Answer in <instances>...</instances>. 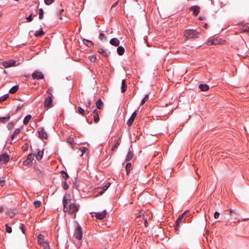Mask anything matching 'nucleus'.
<instances>
[{"mask_svg": "<svg viewBox=\"0 0 249 249\" xmlns=\"http://www.w3.org/2000/svg\"><path fill=\"white\" fill-rule=\"evenodd\" d=\"M71 200L70 195H65L63 197V211L65 213H68L70 214L73 215V218H75L76 213L79 209V205L76 203H71L69 207H67Z\"/></svg>", "mask_w": 249, "mask_h": 249, "instance_id": "1", "label": "nucleus"}, {"mask_svg": "<svg viewBox=\"0 0 249 249\" xmlns=\"http://www.w3.org/2000/svg\"><path fill=\"white\" fill-rule=\"evenodd\" d=\"M199 33L196 30L188 29L185 30L184 36L187 39H195L198 38Z\"/></svg>", "mask_w": 249, "mask_h": 249, "instance_id": "2", "label": "nucleus"}, {"mask_svg": "<svg viewBox=\"0 0 249 249\" xmlns=\"http://www.w3.org/2000/svg\"><path fill=\"white\" fill-rule=\"evenodd\" d=\"M188 211H185L181 215H180L179 217L177 219L176 225L175 226V230L178 233L179 231V228L181 226L186 223L185 218L184 217L185 215L187 213Z\"/></svg>", "mask_w": 249, "mask_h": 249, "instance_id": "3", "label": "nucleus"}, {"mask_svg": "<svg viewBox=\"0 0 249 249\" xmlns=\"http://www.w3.org/2000/svg\"><path fill=\"white\" fill-rule=\"evenodd\" d=\"M74 236L78 240H81L83 237L82 228L80 225H78L75 230Z\"/></svg>", "mask_w": 249, "mask_h": 249, "instance_id": "4", "label": "nucleus"}, {"mask_svg": "<svg viewBox=\"0 0 249 249\" xmlns=\"http://www.w3.org/2000/svg\"><path fill=\"white\" fill-rule=\"evenodd\" d=\"M32 77L33 79L39 80L42 79L44 78V74L42 72L36 70L32 74Z\"/></svg>", "mask_w": 249, "mask_h": 249, "instance_id": "5", "label": "nucleus"}, {"mask_svg": "<svg viewBox=\"0 0 249 249\" xmlns=\"http://www.w3.org/2000/svg\"><path fill=\"white\" fill-rule=\"evenodd\" d=\"M9 160V156L6 153L0 155V164H5Z\"/></svg>", "mask_w": 249, "mask_h": 249, "instance_id": "6", "label": "nucleus"}, {"mask_svg": "<svg viewBox=\"0 0 249 249\" xmlns=\"http://www.w3.org/2000/svg\"><path fill=\"white\" fill-rule=\"evenodd\" d=\"M95 217L99 220H102L106 217L107 212L106 210H104L101 212L94 213Z\"/></svg>", "mask_w": 249, "mask_h": 249, "instance_id": "7", "label": "nucleus"}, {"mask_svg": "<svg viewBox=\"0 0 249 249\" xmlns=\"http://www.w3.org/2000/svg\"><path fill=\"white\" fill-rule=\"evenodd\" d=\"M189 10L193 12L194 16H197L200 12V8L198 5L192 6L189 8Z\"/></svg>", "mask_w": 249, "mask_h": 249, "instance_id": "8", "label": "nucleus"}, {"mask_svg": "<svg viewBox=\"0 0 249 249\" xmlns=\"http://www.w3.org/2000/svg\"><path fill=\"white\" fill-rule=\"evenodd\" d=\"M16 61L14 60H10L2 62L3 66L5 68H9L14 66H16Z\"/></svg>", "mask_w": 249, "mask_h": 249, "instance_id": "9", "label": "nucleus"}, {"mask_svg": "<svg viewBox=\"0 0 249 249\" xmlns=\"http://www.w3.org/2000/svg\"><path fill=\"white\" fill-rule=\"evenodd\" d=\"M52 98L51 96H48L44 102V106L45 107H50L52 105Z\"/></svg>", "mask_w": 249, "mask_h": 249, "instance_id": "10", "label": "nucleus"}, {"mask_svg": "<svg viewBox=\"0 0 249 249\" xmlns=\"http://www.w3.org/2000/svg\"><path fill=\"white\" fill-rule=\"evenodd\" d=\"M38 136L41 139H47V134L43 128L38 130Z\"/></svg>", "mask_w": 249, "mask_h": 249, "instance_id": "11", "label": "nucleus"}, {"mask_svg": "<svg viewBox=\"0 0 249 249\" xmlns=\"http://www.w3.org/2000/svg\"><path fill=\"white\" fill-rule=\"evenodd\" d=\"M136 115L137 112L135 111L132 114L131 116H130V118L129 119L127 122V124H128V126H130L132 124Z\"/></svg>", "mask_w": 249, "mask_h": 249, "instance_id": "12", "label": "nucleus"}, {"mask_svg": "<svg viewBox=\"0 0 249 249\" xmlns=\"http://www.w3.org/2000/svg\"><path fill=\"white\" fill-rule=\"evenodd\" d=\"M111 45L118 47L120 45V41L117 38H111L109 41Z\"/></svg>", "mask_w": 249, "mask_h": 249, "instance_id": "13", "label": "nucleus"}, {"mask_svg": "<svg viewBox=\"0 0 249 249\" xmlns=\"http://www.w3.org/2000/svg\"><path fill=\"white\" fill-rule=\"evenodd\" d=\"M43 156V150H39L36 154H35V157L37 160H40Z\"/></svg>", "mask_w": 249, "mask_h": 249, "instance_id": "14", "label": "nucleus"}, {"mask_svg": "<svg viewBox=\"0 0 249 249\" xmlns=\"http://www.w3.org/2000/svg\"><path fill=\"white\" fill-rule=\"evenodd\" d=\"M219 43V41L217 39L214 38L209 40L207 44L209 46L211 45H215Z\"/></svg>", "mask_w": 249, "mask_h": 249, "instance_id": "15", "label": "nucleus"}, {"mask_svg": "<svg viewBox=\"0 0 249 249\" xmlns=\"http://www.w3.org/2000/svg\"><path fill=\"white\" fill-rule=\"evenodd\" d=\"M83 41L84 44H85L87 47L91 48L93 46L94 44L91 41L86 39H84Z\"/></svg>", "mask_w": 249, "mask_h": 249, "instance_id": "16", "label": "nucleus"}, {"mask_svg": "<svg viewBox=\"0 0 249 249\" xmlns=\"http://www.w3.org/2000/svg\"><path fill=\"white\" fill-rule=\"evenodd\" d=\"M199 88L200 89L201 91H206L209 89V87L207 84H201L199 86Z\"/></svg>", "mask_w": 249, "mask_h": 249, "instance_id": "17", "label": "nucleus"}, {"mask_svg": "<svg viewBox=\"0 0 249 249\" xmlns=\"http://www.w3.org/2000/svg\"><path fill=\"white\" fill-rule=\"evenodd\" d=\"M37 239H38V242L40 245L46 242L44 240V236L42 234H39L38 235Z\"/></svg>", "mask_w": 249, "mask_h": 249, "instance_id": "18", "label": "nucleus"}, {"mask_svg": "<svg viewBox=\"0 0 249 249\" xmlns=\"http://www.w3.org/2000/svg\"><path fill=\"white\" fill-rule=\"evenodd\" d=\"M96 107L99 109L103 108L104 104L101 99H99L96 102Z\"/></svg>", "mask_w": 249, "mask_h": 249, "instance_id": "19", "label": "nucleus"}, {"mask_svg": "<svg viewBox=\"0 0 249 249\" xmlns=\"http://www.w3.org/2000/svg\"><path fill=\"white\" fill-rule=\"evenodd\" d=\"M98 52L105 57H108L109 54V53H107L103 48L98 49Z\"/></svg>", "mask_w": 249, "mask_h": 249, "instance_id": "20", "label": "nucleus"}, {"mask_svg": "<svg viewBox=\"0 0 249 249\" xmlns=\"http://www.w3.org/2000/svg\"><path fill=\"white\" fill-rule=\"evenodd\" d=\"M133 157V153L131 150H129L127 153L126 158L125 159V161L130 160H132Z\"/></svg>", "mask_w": 249, "mask_h": 249, "instance_id": "21", "label": "nucleus"}, {"mask_svg": "<svg viewBox=\"0 0 249 249\" xmlns=\"http://www.w3.org/2000/svg\"><path fill=\"white\" fill-rule=\"evenodd\" d=\"M127 85L125 79H123L122 81V87L121 90L122 92H124L126 90Z\"/></svg>", "mask_w": 249, "mask_h": 249, "instance_id": "22", "label": "nucleus"}, {"mask_svg": "<svg viewBox=\"0 0 249 249\" xmlns=\"http://www.w3.org/2000/svg\"><path fill=\"white\" fill-rule=\"evenodd\" d=\"M117 52L119 55H122L124 53V49L122 46H118Z\"/></svg>", "mask_w": 249, "mask_h": 249, "instance_id": "23", "label": "nucleus"}, {"mask_svg": "<svg viewBox=\"0 0 249 249\" xmlns=\"http://www.w3.org/2000/svg\"><path fill=\"white\" fill-rule=\"evenodd\" d=\"M77 112L83 116H85L86 115V111L80 107H78Z\"/></svg>", "mask_w": 249, "mask_h": 249, "instance_id": "24", "label": "nucleus"}, {"mask_svg": "<svg viewBox=\"0 0 249 249\" xmlns=\"http://www.w3.org/2000/svg\"><path fill=\"white\" fill-rule=\"evenodd\" d=\"M20 129L19 128H16L13 134L11 136V140H13L14 138H15V137L16 136L18 135V134H19L20 133Z\"/></svg>", "mask_w": 249, "mask_h": 249, "instance_id": "25", "label": "nucleus"}, {"mask_svg": "<svg viewBox=\"0 0 249 249\" xmlns=\"http://www.w3.org/2000/svg\"><path fill=\"white\" fill-rule=\"evenodd\" d=\"M120 144V142L119 141V140H115V143L113 144V145L111 148V151L113 152L114 151H115V149H116L118 147Z\"/></svg>", "mask_w": 249, "mask_h": 249, "instance_id": "26", "label": "nucleus"}, {"mask_svg": "<svg viewBox=\"0 0 249 249\" xmlns=\"http://www.w3.org/2000/svg\"><path fill=\"white\" fill-rule=\"evenodd\" d=\"M10 119V116H7L6 117H0V123H5L7 121H8Z\"/></svg>", "mask_w": 249, "mask_h": 249, "instance_id": "27", "label": "nucleus"}, {"mask_svg": "<svg viewBox=\"0 0 249 249\" xmlns=\"http://www.w3.org/2000/svg\"><path fill=\"white\" fill-rule=\"evenodd\" d=\"M18 89V86L16 85L13 87L11 89L9 90V93L11 94H14L16 93Z\"/></svg>", "mask_w": 249, "mask_h": 249, "instance_id": "28", "label": "nucleus"}, {"mask_svg": "<svg viewBox=\"0 0 249 249\" xmlns=\"http://www.w3.org/2000/svg\"><path fill=\"white\" fill-rule=\"evenodd\" d=\"M110 185V183H107L105 186H104V187L102 188V190L99 193V194H100V195H102L105 192V191L107 189V188L109 187Z\"/></svg>", "mask_w": 249, "mask_h": 249, "instance_id": "29", "label": "nucleus"}, {"mask_svg": "<svg viewBox=\"0 0 249 249\" xmlns=\"http://www.w3.org/2000/svg\"><path fill=\"white\" fill-rule=\"evenodd\" d=\"M45 34L44 32L41 29L40 30L36 31L35 36L36 37L42 36Z\"/></svg>", "mask_w": 249, "mask_h": 249, "instance_id": "30", "label": "nucleus"}, {"mask_svg": "<svg viewBox=\"0 0 249 249\" xmlns=\"http://www.w3.org/2000/svg\"><path fill=\"white\" fill-rule=\"evenodd\" d=\"M32 116L31 115H27L23 120V124L25 125H26L29 123V121L30 120Z\"/></svg>", "mask_w": 249, "mask_h": 249, "instance_id": "31", "label": "nucleus"}, {"mask_svg": "<svg viewBox=\"0 0 249 249\" xmlns=\"http://www.w3.org/2000/svg\"><path fill=\"white\" fill-rule=\"evenodd\" d=\"M131 166H132V165H131V163L129 162L126 164L125 169H126V172L127 175H128L129 174L130 170H131Z\"/></svg>", "mask_w": 249, "mask_h": 249, "instance_id": "32", "label": "nucleus"}, {"mask_svg": "<svg viewBox=\"0 0 249 249\" xmlns=\"http://www.w3.org/2000/svg\"><path fill=\"white\" fill-rule=\"evenodd\" d=\"M40 245L43 247V249H50L49 243L47 241Z\"/></svg>", "mask_w": 249, "mask_h": 249, "instance_id": "33", "label": "nucleus"}, {"mask_svg": "<svg viewBox=\"0 0 249 249\" xmlns=\"http://www.w3.org/2000/svg\"><path fill=\"white\" fill-rule=\"evenodd\" d=\"M35 156V154L30 153L28 156L27 159L28 160L31 161V162H32V161L34 160Z\"/></svg>", "mask_w": 249, "mask_h": 249, "instance_id": "34", "label": "nucleus"}, {"mask_svg": "<svg viewBox=\"0 0 249 249\" xmlns=\"http://www.w3.org/2000/svg\"><path fill=\"white\" fill-rule=\"evenodd\" d=\"M9 97L8 94H6L0 97V102L5 101Z\"/></svg>", "mask_w": 249, "mask_h": 249, "instance_id": "35", "label": "nucleus"}, {"mask_svg": "<svg viewBox=\"0 0 249 249\" xmlns=\"http://www.w3.org/2000/svg\"><path fill=\"white\" fill-rule=\"evenodd\" d=\"M44 11L42 8L39 9V18L41 19L43 18Z\"/></svg>", "mask_w": 249, "mask_h": 249, "instance_id": "36", "label": "nucleus"}, {"mask_svg": "<svg viewBox=\"0 0 249 249\" xmlns=\"http://www.w3.org/2000/svg\"><path fill=\"white\" fill-rule=\"evenodd\" d=\"M99 38L102 41L107 40V37L103 33H100L99 34Z\"/></svg>", "mask_w": 249, "mask_h": 249, "instance_id": "37", "label": "nucleus"}, {"mask_svg": "<svg viewBox=\"0 0 249 249\" xmlns=\"http://www.w3.org/2000/svg\"><path fill=\"white\" fill-rule=\"evenodd\" d=\"M62 174L63 178L66 181L69 178L68 174L66 172H65V171H62Z\"/></svg>", "mask_w": 249, "mask_h": 249, "instance_id": "38", "label": "nucleus"}, {"mask_svg": "<svg viewBox=\"0 0 249 249\" xmlns=\"http://www.w3.org/2000/svg\"><path fill=\"white\" fill-rule=\"evenodd\" d=\"M93 119L95 123H97L99 121V116L98 113H96V114L93 116Z\"/></svg>", "mask_w": 249, "mask_h": 249, "instance_id": "39", "label": "nucleus"}, {"mask_svg": "<svg viewBox=\"0 0 249 249\" xmlns=\"http://www.w3.org/2000/svg\"><path fill=\"white\" fill-rule=\"evenodd\" d=\"M89 59L91 62H94L96 60V57L94 55H89Z\"/></svg>", "mask_w": 249, "mask_h": 249, "instance_id": "40", "label": "nucleus"}, {"mask_svg": "<svg viewBox=\"0 0 249 249\" xmlns=\"http://www.w3.org/2000/svg\"><path fill=\"white\" fill-rule=\"evenodd\" d=\"M41 204V203L40 201H35L34 202V206L36 208L39 207Z\"/></svg>", "mask_w": 249, "mask_h": 249, "instance_id": "41", "label": "nucleus"}, {"mask_svg": "<svg viewBox=\"0 0 249 249\" xmlns=\"http://www.w3.org/2000/svg\"><path fill=\"white\" fill-rule=\"evenodd\" d=\"M91 101L90 100H88L86 102H85V104L87 107H89V108H91Z\"/></svg>", "mask_w": 249, "mask_h": 249, "instance_id": "42", "label": "nucleus"}, {"mask_svg": "<svg viewBox=\"0 0 249 249\" xmlns=\"http://www.w3.org/2000/svg\"><path fill=\"white\" fill-rule=\"evenodd\" d=\"M14 126V124L13 122L9 123L7 125V127L8 130H11Z\"/></svg>", "mask_w": 249, "mask_h": 249, "instance_id": "43", "label": "nucleus"}, {"mask_svg": "<svg viewBox=\"0 0 249 249\" xmlns=\"http://www.w3.org/2000/svg\"><path fill=\"white\" fill-rule=\"evenodd\" d=\"M96 107H95L94 106H92L91 108H90V111L91 112L95 113V114H96V113H98V111H97V110L96 109Z\"/></svg>", "mask_w": 249, "mask_h": 249, "instance_id": "44", "label": "nucleus"}, {"mask_svg": "<svg viewBox=\"0 0 249 249\" xmlns=\"http://www.w3.org/2000/svg\"><path fill=\"white\" fill-rule=\"evenodd\" d=\"M148 98V94L145 95V97L142 99L141 105H143L145 103V102L147 100Z\"/></svg>", "mask_w": 249, "mask_h": 249, "instance_id": "45", "label": "nucleus"}, {"mask_svg": "<svg viewBox=\"0 0 249 249\" xmlns=\"http://www.w3.org/2000/svg\"><path fill=\"white\" fill-rule=\"evenodd\" d=\"M6 227V231L8 233H11L12 232V228L9 227L8 224L5 225Z\"/></svg>", "mask_w": 249, "mask_h": 249, "instance_id": "46", "label": "nucleus"}, {"mask_svg": "<svg viewBox=\"0 0 249 249\" xmlns=\"http://www.w3.org/2000/svg\"><path fill=\"white\" fill-rule=\"evenodd\" d=\"M54 1V0H44L45 3L48 5L52 4Z\"/></svg>", "mask_w": 249, "mask_h": 249, "instance_id": "47", "label": "nucleus"}, {"mask_svg": "<svg viewBox=\"0 0 249 249\" xmlns=\"http://www.w3.org/2000/svg\"><path fill=\"white\" fill-rule=\"evenodd\" d=\"M63 187L64 189L65 190H67L69 189V187L68 184L66 182V181L64 182L63 184Z\"/></svg>", "mask_w": 249, "mask_h": 249, "instance_id": "48", "label": "nucleus"}, {"mask_svg": "<svg viewBox=\"0 0 249 249\" xmlns=\"http://www.w3.org/2000/svg\"><path fill=\"white\" fill-rule=\"evenodd\" d=\"M67 141L68 142H69L71 144H72L74 143L73 138H71V137H69V138H68Z\"/></svg>", "mask_w": 249, "mask_h": 249, "instance_id": "49", "label": "nucleus"}, {"mask_svg": "<svg viewBox=\"0 0 249 249\" xmlns=\"http://www.w3.org/2000/svg\"><path fill=\"white\" fill-rule=\"evenodd\" d=\"M19 228L21 230L22 233H25L24 225L23 224H20L19 226Z\"/></svg>", "mask_w": 249, "mask_h": 249, "instance_id": "50", "label": "nucleus"}, {"mask_svg": "<svg viewBox=\"0 0 249 249\" xmlns=\"http://www.w3.org/2000/svg\"><path fill=\"white\" fill-rule=\"evenodd\" d=\"M220 213L217 212H215L214 213V217L215 219H217L219 216Z\"/></svg>", "mask_w": 249, "mask_h": 249, "instance_id": "51", "label": "nucleus"}, {"mask_svg": "<svg viewBox=\"0 0 249 249\" xmlns=\"http://www.w3.org/2000/svg\"><path fill=\"white\" fill-rule=\"evenodd\" d=\"M26 19H27V21H28V22H30L31 21H32L33 18H32V15H30L29 17H27Z\"/></svg>", "mask_w": 249, "mask_h": 249, "instance_id": "52", "label": "nucleus"}, {"mask_svg": "<svg viewBox=\"0 0 249 249\" xmlns=\"http://www.w3.org/2000/svg\"><path fill=\"white\" fill-rule=\"evenodd\" d=\"M143 219L144 221V224L145 226H146L148 224L147 218L146 217H145V216L144 215H143Z\"/></svg>", "mask_w": 249, "mask_h": 249, "instance_id": "53", "label": "nucleus"}, {"mask_svg": "<svg viewBox=\"0 0 249 249\" xmlns=\"http://www.w3.org/2000/svg\"><path fill=\"white\" fill-rule=\"evenodd\" d=\"M79 149L82 152V153H84V152H85L86 151V150H88L87 148L85 147H82L80 148Z\"/></svg>", "mask_w": 249, "mask_h": 249, "instance_id": "54", "label": "nucleus"}, {"mask_svg": "<svg viewBox=\"0 0 249 249\" xmlns=\"http://www.w3.org/2000/svg\"><path fill=\"white\" fill-rule=\"evenodd\" d=\"M31 163H32L31 161L28 160H27V159L26 160H25V161H24V162H23V164L25 165H28Z\"/></svg>", "mask_w": 249, "mask_h": 249, "instance_id": "55", "label": "nucleus"}, {"mask_svg": "<svg viewBox=\"0 0 249 249\" xmlns=\"http://www.w3.org/2000/svg\"><path fill=\"white\" fill-rule=\"evenodd\" d=\"M230 215L232 216V213H235V214H238V213L236 212L235 211L232 210H230Z\"/></svg>", "mask_w": 249, "mask_h": 249, "instance_id": "56", "label": "nucleus"}, {"mask_svg": "<svg viewBox=\"0 0 249 249\" xmlns=\"http://www.w3.org/2000/svg\"><path fill=\"white\" fill-rule=\"evenodd\" d=\"M7 214L10 217H13L15 214H16V213H10V212H7Z\"/></svg>", "mask_w": 249, "mask_h": 249, "instance_id": "57", "label": "nucleus"}, {"mask_svg": "<svg viewBox=\"0 0 249 249\" xmlns=\"http://www.w3.org/2000/svg\"><path fill=\"white\" fill-rule=\"evenodd\" d=\"M5 184V180H0V186L2 187Z\"/></svg>", "mask_w": 249, "mask_h": 249, "instance_id": "58", "label": "nucleus"}, {"mask_svg": "<svg viewBox=\"0 0 249 249\" xmlns=\"http://www.w3.org/2000/svg\"><path fill=\"white\" fill-rule=\"evenodd\" d=\"M119 2V1L117 0L116 2L113 3L112 5L111 8L116 7L118 4Z\"/></svg>", "mask_w": 249, "mask_h": 249, "instance_id": "59", "label": "nucleus"}, {"mask_svg": "<svg viewBox=\"0 0 249 249\" xmlns=\"http://www.w3.org/2000/svg\"><path fill=\"white\" fill-rule=\"evenodd\" d=\"M85 111H86V114H89V113L91 111H90V109L89 107H87L86 109L85 110Z\"/></svg>", "mask_w": 249, "mask_h": 249, "instance_id": "60", "label": "nucleus"}, {"mask_svg": "<svg viewBox=\"0 0 249 249\" xmlns=\"http://www.w3.org/2000/svg\"><path fill=\"white\" fill-rule=\"evenodd\" d=\"M23 104H22V105L19 104L18 105V106L17 107V110L20 109L23 107Z\"/></svg>", "mask_w": 249, "mask_h": 249, "instance_id": "61", "label": "nucleus"}, {"mask_svg": "<svg viewBox=\"0 0 249 249\" xmlns=\"http://www.w3.org/2000/svg\"><path fill=\"white\" fill-rule=\"evenodd\" d=\"M52 91H53V89H52V88H49V89H48V90H47V92H48L49 94H50L52 95V93H51V92H52Z\"/></svg>", "mask_w": 249, "mask_h": 249, "instance_id": "62", "label": "nucleus"}, {"mask_svg": "<svg viewBox=\"0 0 249 249\" xmlns=\"http://www.w3.org/2000/svg\"><path fill=\"white\" fill-rule=\"evenodd\" d=\"M3 211V208L2 207H0V213L2 212Z\"/></svg>", "mask_w": 249, "mask_h": 249, "instance_id": "63", "label": "nucleus"}, {"mask_svg": "<svg viewBox=\"0 0 249 249\" xmlns=\"http://www.w3.org/2000/svg\"><path fill=\"white\" fill-rule=\"evenodd\" d=\"M248 30H249V27H248L245 29L244 31H248Z\"/></svg>", "mask_w": 249, "mask_h": 249, "instance_id": "64", "label": "nucleus"}]
</instances>
